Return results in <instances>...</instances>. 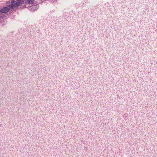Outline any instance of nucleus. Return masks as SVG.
<instances>
[{
	"label": "nucleus",
	"mask_w": 157,
	"mask_h": 157,
	"mask_svg": "<svg viewBox=\"0 0 157 157\" xmlns=\"http://www.w3.org/2000/svg\"><path fill=\"white\" fill-rule=\"evenodd\" d=\"M9 5L10 9H12L14 8L17 7L18 6H20L21 5V3L18 2H17L14 0H13L11 1V3Z\"/></svg>",
	"instance_id": "f257e3e1"
},
{
	"label": "nucleus",
	"mask_w": 157,
	"mask_h": 157,
	"mask_svg": "<svg viewBox=\"0 0 157 157\" xmlns=\"http://www.w3.org/2000/svg\"><path fill=\"white\" fill-rule=\"evenodd\" d=\"M21 0H17L18 2L20 1Z\"/></svg>",
	"instance_id": "20e7f679"
},
{
	"label": "nucleus",
	"mask_w": 157,
	"mask_h": 157,
	"mask_svg": "<svg viewBox=\"0 0 157 157\" xmlns=\"http://www.w3.org/2000/svg\"><path fill=\"white\" fill-rule=\"evenodd\" d=\"M34 0H27V2L28 4H32L34 2Z\"/></svg>",
	"instance_id": "7ed1b4c3"
},
{
	"label": "nucleus",
	"mask_w": 157,
	"mask_h": 157,
	"mask_svg": "<svg viewBox=\"0 0 157 157\" xmlns=\"http://www.w3.org/2000/svg\"><path fill=\"white\" fill-rule=\"evenodd\" d=\"M10 9H11L10 7H9V5L1 9L0 10V12L2 13H6L8 12Z\"/></svg>",
	"instance_id": "f03ea898"
}]
</instances>
